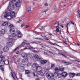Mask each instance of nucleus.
I'll return each mask as SVG.
<instances>
[{"mask_svg":"<svg viewBox=\"0 0 80 80\" xmlns=\"http://www.w3.org/2000/svg\"><path fill=\"white\" fill-rule=\"evenodd\" d=\"M6 14L4 15V17L8 19V20H10L12 19V18H12V16L9 14V12H6Z\"/></svg>","mask_w":80,"mask_h":80,"instance_id":"nucleus-1","label":"nucleus"},{"mask_svg":"<svg viewBox=\"0 0 80 80\" xmlns=\"http://www.w3.org/2000/svg\"><path fill=\"white\" fill-rule=\"evenodd\" d=\"M7 10L10 12V15L12 17V18H14L16 17L15 16V12L13 11L11 12V10L9 9V7H8V8L7 9Z\"/></svg>","mask_w":80,"mask_h":80,"instance_id":"nucleus-2","label":"nucleus"},{"mask_svg":"<svg viewBox=\"0 0 80 80\" xmlns=\"http://www.w3.org/2000/svg\"><path fill=\"white\" fill-rule=\"evenodd\" d=\"M22 0H18L17 2H16L15 5L17 7H19L21 5V3H22Z\"/></svg>","mask_w":80,"mask_h":80,"instance_id":"nucleus-3","label":"nucleus"},{"mask_svg":"<svg viewBox=\"0 0 80 80\" xmlns=\"http://www.w3.org/2000/svg\"><path fill=\"white\" fill-rule=\"evenodd\" d=\"M52 75H53V74L50 72H48L46 74V77L47 78H48V79H50V78H52Z\"/></svg>","mask_w":80,"mask_h":80,"instance_id":"nucleus-4","label":"nucleus"},{"mask_svg":"<svg viewBox=\"0 0 80 80\" xmlns=\"http://www.w3.org/2000/svg\"><path fill=\"white\" fill-rule=\"evenodd\" d=\"M0 58H1V63L4 64V63H5V57L2 55L0 56Z\"/></svg>","mask_w":80,"mask_h":80,"instance_id":"nucleus-5","label":"nucleus"},{"mask_svg":"<svg viewBox=\"0 0 80 80\" xmlns=\"http://www.w3.org/2000/svg\"><path fill=\"white\" fill-rule=\"evenodd\" d=\"M15 31V28H12L10 29V33H12V35H14V36H13V37H14L16 35L14 33H12V32H14Z\"/></svg>","mask_w":80,"mask_h":80,"instance_id":"nucleus-6","label":"nucleus"},{"mask_svg":"<svg viewBox=\"0 0 80 80\" xmlns=\"http://www.w3.org/2000/svg\"><path fill=\"white\" fill-rule=\"evenodd\" d=\"M58 70L59 71H63L64 70V68H60L58 69V68L56 67L55 68V72H58Z\"/></svg>","mask_w":80,"mask_h":80,"instance_id":"nucleus-7","label":"nucleus"},{"mask_svg":"<svg viewBox=\"0 0 80 80\" xmlns=\"http://www.w3.org/2000/svg\"><path fill=\"white\" fill-rule=\"evenodd\" d=\"M36 70L37 72H39L42 71V68L40 66H38L36 68Z\"/></svg>","mask_w":80,"mask_h":80,"instance_id":"nucleus-8","label":"nucleus"},{"mask_svg":"<svg viewBox=\"0 0 80 80\" xmlns=\"http://www.w3.org/2000/svg\"><path fill=\"white\" fill-rule=\"evenodd\" d=\"M34 58L39 62V61H41L42 60V58H39V56L37 54H36L34 56Z\"/></svg>","mask_w":80,"mask_h":80,"instance_id":"nucleus-9","label":"nucleus"},{"mask_svg":"<svg viewBox=\"0 0 80 80\" xmlns=\"http://www.w3.org/2000/svg\"><path fill=\"white\" fill-rule=\"evenodd\" d=\"M17 33L18 34V38H21V37H22L23 35H22V33H21V32H20V31H19V30L17 31Z\"/></svg>","mask_w":80,"mask_h":80,"instance_id":"nucleus-10","label":"nucleus"},{"mask_svg":"<svg viewBox=\"0 0 80 80\" xmlns=\"http://www.w3.org/2000/svg\"><path fill=\"white\" fill-rule=\"evenodd\" d=\"M7 45L8 47H12L13 45V43L12 42H8L7 44Z\"/></svg>","mask_w":80,"mask_h":80,"instance_id":"nucleus-11","label":"nucleus"},{"mask_svg":"<svg viewBox=\"0 0 80 80\" xmlns=\"http://www.w3.org/2000/svg\"><path fill=\"white\" fill-rule=\"evenodd\" d=\"M3 51L4 52H8V50H9V48L7 46H5L4 47V48L3 49Z\"/></svg>","mask_w":80,"mask_h":80,"instance_id":"nucleus-12","label":"nucleus"},{"mask_svg":"<svg viewBox=\"0 0 80 80\" xmlns=\"http://www.w3.org/2000/svg\"><path fill=\"white\" fill-rule=\"evenodd\" d=\"M10 7H8V8H9V10H12V9H13L14 8H15V6H14V4H11L10 5Z\"/></svg>","mask_w":80,"mask_h":80,"instance_id":"nucleus-13","label":"nucleus"},{"mask_svg":"<svg viewBox=\"0 0 80 80\" xmlns=\"http://www.w3.org/2000/svg\"><path fill=\"white\" fill-rule=\"evenodd\" d=\"M69 75L70 78H73V77H75V73H72L71 72H70Z\"/></svg>","mask_w":80,"mask_h":80,"instance_id":"nucleus-14","label":"nucleus"},{"mask_svg":"<svg viewBox=\"0 0 80 80\" xmlns=\"http://www.w3.org/2000/svg\"><path fill=\"white\" fill-rule=\"evenodd\" d=\"M61 75L63 77H66L67 75V73L66 72H63Z\"/></svg>","mask_w":80,"mask_h":80,"instance_id":"nucleus-15","label":"nucleus"},{"mask_svg":"<svg viewBox=\"0 0 80 80\" xmlns=\"http://www.w3.org/2000/svg\"><path fill=\"white\" fill-rule=\"evenodd\" d=\"M39 62H40L41 64H45V63H46L47 62V60H42V59L41 58V60Z\"/></svg>","mask_w":80,"mask_h":80,"instance_id":"nucleus-16","label":"nucleus"},{"mask_svg":"<svg viewBox=\"0 0 80 80\" xmlns=\"http://www.w3.org/2000/svg\"><path fill=\"white\" fill-rule=\"evenodd\" d=\"M22 57L23 58H26L28 57V54L27 53H23L22 54Z\"/></svg>","mask_w":80,"mask_h":80,"instance_id":"nucleus-17","label":"nucleus"},{"mask_svg":"<svg viewBox=\"0 0 80 80\" xmlns=\"http://www.w3.org/2000/svg\"><path fill=\"white\" fill-rule=\"evenodd\" d=\"M38 64L36 63H33V64L32 65V67L34 68L37 67H38Z\"/></svg>","mask_w":80,"mask_h":80,"instance_id":"nucleus-18","label":"nucleus"},{"mask_svg":"<svg viewBox=\"0 0 80 80\" xmlns=\"http://www.w3.org/2000/svg\"><path fill=\"white\" fill-rule=\"evenodd\" d=\"M25 42H27V41H23L22 43L21 44V45L23 46V45H26L29 44L28 43H25Z\"/></svg>","mask_w":80,"mask_h":80,"instance_id":"nucleus-19","label":"nucleus"},{"mask_svg":"<svg viewBox=\"0 0 80 80\" xmlns=\"http://www.w3.org/2000/svg\"><path fill=\"white\" fill-rule=\"evenodd\" d=\"M28 59L27 58H24L22 60V63H25V62H28Z\"/></svg>","mask_w":80,"mask_h":80,"instance_id":"nucleus-20","label":"nucleus"},{"mask_svg":"<svg viewBox=\"0 0 80 80\" xmlns=\"http://www.w3.org/2000/svg\"><path fill=\"white\" fill-rule=\"evenodd\" d=\"M30 71L27 70H25V74L30 75Z\"/></svg>","mask_w":80,"mask_h":80,"instance_id":"nucleus-21","label":"nucleus"},{"mask_svg":"<svg viewBox=\"0 0 80 80\" xmlns=\"http://www.w3.org/2000/svg\"><path fill=\"white\" fill-rule=\"evenodd\" d=\"M8 22H5L2 24V25H3V26H5V27L8 26Z\"/></svg>","mask_w":80,"mask_h":80,"instance_id":"nucleus-22","label":"nucleus"},{"mask_svg":"<svg viewBox=\"0 0 80 80\" xmlns=\"http://www.w3.org/2000/svg\"><path fill=\"white\" fill-rule=\"evenodd\" d=\"M9 63V61H8V60H5L4 64L5 65H8V63Z\"/></svg>","mask_w":80,"mask_h":80,"instance_id":"nucleus-23","label":"nucleus"},{"mask_svg":"<svg viewBox=\"0 0 80 80\" xmlns=\"http://www.w3.org/2000/svg\"><path fill=\"white\" fill-rule=\"evenodd\" d=\"M33 74L34 76V77H38V73L36 72H33Z\"/></svg>","mask_w":80,"mask_h":80,"instance_id":"nucleus-24","label":"nucleus"},{"mask_svg":"<svg viewBox=\"0 0 80 80\" xmlns=\"http://www.w3.org/2000/svg\"><path fill=\"white\" fill-rule=\"evenodd\" d=\"M80 11L79 10H78V14L77 15V16L78 17V18H80Z\"/></svg>","mask_w":80,"mask_h":80,"instance_id":"nucleus-25","label":"nucleus"},{"mask_svg":"<svg viewBox=\"0 0 80 80\" xmlns=\"http://www.w3.org/2000/svg\"><path fill=\"white\" fill-rule=\"evenodd\" d=\"M57 77H58L59 78H61L62 77V74H58V75L57 76Z\"/></svg>","mask_w":80,"mask_h":80,"instance_id":"nucleus-26","label":"nucleus"},{"mask_svg":"<svg viewBox=\"0 0 80 80\" xmlns=\"http://www.w3.org/2000/svg\"><path fill=\"white\" fill-rule=\"evenodd\" d=\"M20 46H18V47L16 48H15V49L13 50V52H15L16 50H17V49H18V48H20Z\"/></svg>","mask_w":80,"mask_h":80,"instance_id":"nucleus-27","label":"nucleus"},{"mask_svg":"<svg viewBox=\"0 0 80 80\" xmlns=\"http://www.w3.org/2000/svg\"><path fill=\"white\" fill-rule=\"evenodd\" d=\"M53 9L54 10H57V5H54L53 8Z\"/></svg>","mask_w":80,"mask_h":80,"instance_id":"nucleus-28","label":"nucleus"},{"mask_svg":"<svg viewBox=\"0 0 80 80\" xmlns=\"http://www.w3.org/2000/svg\"><path fill=\"white\" fill-rule=\"evenodd\" d=\"M57 73H58V72H55V73L53 74V75H54V77H57V75H58Z\"/></svg>","mask_w":80,"mask_h":80,"instance_id":"nucleus-29","label":"nucleus"},{"mask_svg":"<svg viewBox=\"0 0 80 80\" xmlns=\"http://www.w3.org/2000/svg\"><path fill=\"white\" fill-rule=\"evenodd\" d=\"M5 32V31L4 29H2L1 31V34H4Z\"/></svg>","mask_w":80,"mask_h":80,"instance_id":"nucleus-30","label":"nucleus"},{"mask_svg":"<svg viewBox=\"0 0 80 80\" xmlns=\"http://www.w3.org/2000/svg\"><path fill=\"white\" fill-rule=\"evenodd\" d=\"M55 67V64H51V67L52 68H54Z\"/></svg>","mask_w":80,"mask_h":80,"instance_id":"nucleus-31","label":"nucleus"},{"mask_svg":"<svg viewBox=\"0 0 80 80\" xmlns=\"http://www.w3.org/2000/svg\"><path fill=\"white\" fill-rule=\"evenodd\" d=\"M39 75H42V76L43 75V73L42 72H40L39 73Z\"/></svg>","mask_w":80,"mask_h":80,"instance_id":"nucleus-32","label":"nucleus"},{"mask_svg":"<svg viewBox=\"0 0 80 80\" xmlns=\"http://www.w3.org/2000/svg\"><path fill=\"white\" fill-rule=\"evenodd\" d=\"M31 7H28V12H30L31 11Z\"/></svg>","mask_w":80,"mask_h":80,"instance_id":"nucleus-33","label":"nucleus"},{"mask_svg":"<svg viewBox=\"0 0 80 80\" xmlns=\"http://www.w3.org/2000/svg\"><path fill=\"white\" fill-rule=\"evenodd\" d=\"M18 0H11V2H16L18 1Z\"/></svg>","mask_w":80,"mask_h":80,"instance_id":"nucleus-34","label":"nucleus"},{"mask_svg":"<svg viewBox=\"0 0 80 80\" xmlns=\"http://www.w3.org/2000/svg\"><path fill=\"white\" fill-rule=\"evenodd\" d=\"M58 23V26H60V24H59V22L58 21H57L54 24V25H56Z\"/></svg>","mask_w":80,"mask_h":80,"instance_id":"nucleus-35","label":"nucleus"},{"mask_svg":"<svg viewBox=\"0 0 80 80\" xmlns=\"http://www.w3.org/2000/svg\"><path fill=\"white\" fill-rule=\"evenodd\" d=\"M44 5L45 7H47L48 6V4H47V2H45L44 3Z\"/></svg>","mask_w":80,"mask_h":80,"instance_id":"nucleus-36","label":"nucleus"},{"mask_svg":"<svg viewBox=\"0 0 80 80\" xmlns=\"http://www.w3.org/2000/svg\"><path fill=\"white\" fill-rule=\"evenodd\" d=\"M42 37H45V34L42 33V34H40Z\"/></svg>","mask_w":80,"mask_h":80,"instance_id":"nucleus-37","label":"nucleus"},{"mask_svg":"<svg viewBox=\"0 0 80 80\" xmlns=\"http://www.w3.org/2000/svg\"><path fill=\"white\" fill-rule=\"evenodd\" d=\"M49 43L50 44H51V45H57V44H56L55 43H53L52 42H49Z\"/></svg>","mask_w":80,"mask_h":80,"instance_id":"nucleus-38","label":"nucleus"},{"mask_svg":"<svg viewBox=\"0 0 80 80\" xmlns=\"http://www.w3.org/2000/svg\"><path fill=\"white\" fill-rule=\"evenodd\" d=\"M9 26V27H10V28H13V27H14V26H13V24H10Z\"/></svg>","mask_w":80,"mask_h":80,"instance_id":"nucleus-39","label":"nucleus"},{"mask_svg":"<svg viewBox=\"0 0 80 80\" xmlns=\"http://www.w3.org/2000/svg\"><path fill=\"white\" fill-rule=\"evenodd\" d=\"M26 49H30V48L29 47H26L25 48V50H26Z\"/></svg>","mask_w":80,"mask_h":80,"instance_id":"nucleus-40","label":"nucleus"},{"mask_svg":"<svg viewBox=\"0 0 80 80\" xmlns=\"http://www.w3.org/2000/svg\"><path fill=\"white\" fill-rule=\"evenodd\" d=\"M65 65H69V62H66V61L65 62Z\"/></svg>","mask_w":80,"mask_h":80,"instance_id":"nucleus-41","label":"nucleus"},{"mask_svg":"<svg viewBox=\"0 0 80 80\" xmlns=\"http://www.w3.org/2000/svg\"><path fill=\"white\" fill-rule=\"evenodd\" d=\"M62 56L64 57H65V58H67V56H66V55H65L63 54H62Z\"/></svg>","mask_w":80,"mask_h":80,"instance_id":"nucleus-42","label":"nucleus"},{"mask_svg":"<svg viewBox=\"0 0 80 80\" xmlns=\"http://www.w3.org/2000/svg\"><path fill=\"white\" fill-rule=\"evenodd\" d=\"M20 58H18L17 60L18 62H20Z\"/></svg>","mask_w":80,"mask_h":80,"instance_id":"nucleus-43","label":"nucleus"},{"mask_svg":"<svg viewBox=\"0 0 80 80\" xmlns=\"http://www.w3.org/2000/svg\"><path fill=\"white\" fill-rule=\"evenodd\" d=\"M69 23H72V25H74V23H73V22L71 21V22H69Z\"/></svg>","mask_w":80,"mask_h":80,"instance_id":"nucleus-44","label":"nucleus"},{"mask_svg":"<svg viewBox=\"0 0 80 80\" xmlns=\"http://www.w3.org/2000/svg\"><path fill=\"white\" fill-rule=\"evenodd\" d=\"M65 41L66 42H68V39H65Z\"/></svg>","mask_w":80,"mask_h":80,"instance_id":"nucleus-45","label":"nucleus"},{"mask_svg":"<svg viewBox=\"0 0 80 80\" xmlns=\"http://www.w3.org/2000/svg\"><path fill=\"white\" fill-rule=\"evenodd\" d=\"M76 76H80V73H78L76 74Z\"/></svg>","mask_w":80,"mask_h":80,"instance_id":"nucleus-46","label":"nucleus"},{"mask_svg":"<svg viewBox=\"0 0 80 80\" xmlns=\"http://www.w3.org/2000/svg\"><path fill=\"white\" fill-rule=\"evenodd\" d=\"M39 29L40 30H42L43 29V27H40L39 28Z\"/></svg>","mask_w":80,"mask_h":80,"instance_id":"nucleus-47","label":"nucleus"},{"mask_svg":"<svg viewBox=\"0 0 80 80\" xmlns=\"http://www.w3.org/2000/svg\"><path fill=\"white\" fill-rule=\"evenodd\" d=\"M47 10H45V11H42V13H45V14H46V12H47Z\"/></svg>","mask_w":80,"mask_h":80,"instance_id":"nucleus-48","label":"nucleus"},{"mask_svg":"<svg viewBox=\"0 0 80 80\" xmlns=\"http://www.w3.org/2000/svg\"><path fill=\"white\" fill-rule=\"evenodd\" d=\"M3 53V51H0V55H2Z\"/></svg>","mask_w":80,"mask_h":80,"instance_id":"nucleus-49","label":"nucleus"},{"mask_svg":"<svg viewBox=\"0 0 80 80\" xmlns=\"http://www.w3.org/2000/svg\"><path fill=\"white\" fill-rule=\"evenodd\" d=\"M66 61H62V63H65V62H66Z\"/></svg>","mask_w":80,"mask_h":80,"instance_id":"nucleus-50","label":"nucleus"},{"mask_svg":"<svg viewBox=\"0 0 80 80\" xmlns=\"http://www.w3.org/2000/svg\"><path fill=\"white\" fill-rule=\"evenodd\" d=\"M58 54H59L60 55H62L63 54H62V53H60V52H58Z\"/></svg>","mask_w":80,"mask_h":80,"instance_id":"nucleus-51","label":"nucleus"},{"mask_svg":"<svg viewBox=\"0 0 80 80\" xmlns=\"http://www.w3.org/2000/svg\"><path fill=\"white\" fill-rule=\"evenodd\" d=\"M20 51H18L16 53V54H20Z\"/></svg>","mask_w":80,"mask_h":80,"instance_id":"nucleus-52","label":"nucleus"},{"mask_svg":"<svg viewBox=\"0 0 80 80\" xmlns=\"http://www.w3.org/2000/svg\"><path fill=\"white\" fill-rule=\"evenodd\" d=\"M35 35H40V34H38V33H35Z\"/></svg>","mask_w":80,"mask_h":80,"instance_id":"nucleus-53","label":"nucleus"},{"mask_svg":"<svg viewBox=\"0 0 80 80\" xmlns=\"http://www.w3.org/2000/svg\"><path fill=\"white\" fill-rule=\"evenodd\" d=\"M12 77H13V80H15V78L13 77V73H12Z\"/></svg>","mask_w":80,"mask_h":80,"instance_id":"nucleus-54","label":"nucleus"},{"mask_svg":"<svg viewBox=\"0 0 80 80\" xmlns=\"http://www.w3.org/2000/svg\"><path fill=\"white\" fill-rule=\"evenodd\" d=\"M56 31L57 32H59V29L58 28H57L56 29Z\"/></svg>","mask_w":80,"mask_h":80,"instance_id":"nucleus-55","label":"nucleus"},{"mask_svg":"<svg viewBox=\"0 0 80 80\" xmlns=\"http://www.w3.org/2000/svg\"><path fill=\"white\" fill-rule=\"evenodd\" d=\"M1 70L2 71V72H3V71H4V69L3 68H1Z\"/></svg>","mask_w":80,"mask_h":80,"instance_id":"nucleus-56","label":"nucleus"},{"mask_svg":"<svg viewBox=\"0 0 80 80\" xmlns=\"http://www.w3.org/2000/svg\"><path fill=\"white\" fill-rule=\"evenodd\" d=\"M30 47L31 48H32V49H35V48H33V47H31V46H30Z\"/></svg>","mask_w":80,"mask_h":80,"instance_id":"nucleus-57","label":"nucleus"},{"mask_svg":"<svg viewBox=\"0 0 80 80\" xmlns=\"http://www.w3.org/2000/svg\"><path fill=\"white\" fill-rule=\"evenodd\" d=\"M23 26H24V24H23L21 25V27L22 28L23 27Z\"/></svg>","mask_w":80,"mask_h":80,"instance_id":"nucleus-58","label":"nucleus"},{"mask_svg":"<svg viewBox=\"0 0 80 80\" xmlns=\"http://www.w3.org/2000/svg\"><path fill=\"white\" fill-rule=\"evenodd\" d=\"M36 39H38V40H42V39L39 38H36Z\"/></svg>","mask_w":80,"mask_h":80,"instance_id":"nucleus-59","label":"nucleus"},{"mask_svg":"<svg viewBox=\"0 0 80 80\" xmlns=\"http://www.w3.org/2000/svg\"><path fill=\"white\" fill-rule=\"evenodd\" d=\"M22 22V20H20L18 22V23H20Z\"/></svg>","mask_w":80,"mask_h":80,"instance_id":"nucleus-60","label":"nucleus"},{"mask_svg":"<svg viewBox=\"0 0 80 80\" xmlns=\"http://www.w3.org/2000/svg\"><path fill=\"white\" fill-rule=\"evenodd\" d=\"M29 27V26L26 25L25 26V28H28V27Z\"/></svg>","mask_w":80,"mask_h":80,"instance_id":"nucleus-61","label":"nucleus"},{"mask_svg":"<svg viewBox=\"0 0 80 80\" xmlns=\"http://www.w3.org/2000/svg\"><path fill=\"white\" fill-rule=\"evenodd\" d=\"M39 52V51H36V53H38Z\"/></svg>","mask_w":80,"mask_h":80,"instance_id":"nucleus-62","label":"nucleus"},{"mask_svg":"<svg viewBox=\"0 0 80 80\" xmlns=\"http://www.w3.org/2000/svg\"><path fill=\"white\" fill-rule=\"evenodd\" d=\"M59 28V27H58V26H56V28H57H57Z\"/></svg>","mask_w":80,"mask_h":80,"instance_id":"nucleus-63","label":"nucleus"},{"mask_svg":"<svg viewBox=\"0 0 80 80\" xmlns=\"http://www.w3.org/2000/svg\"><path fill=\"white\" fill-rule=\"evenodd\" d=\"M51 80H55V79H54V78H52V79H51Z\"/></svg>","mask_w":80,"mask_h":80,"instance_id":"nucleus-64","label":"nucleus"}]
</instances>
